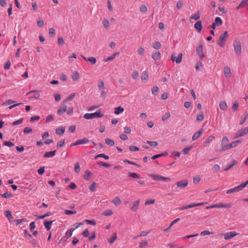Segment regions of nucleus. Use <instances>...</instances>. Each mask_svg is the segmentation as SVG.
Returning <instances> with one entry per match:
<instances>
[{
    "label": "nucleus",
    "mask_w": 248,
    "mask_h": 248,
    "mask_svg": "<svg viewBox=\"0 0 248 248\" xmlns=\"http://www.w3.org/2000/svg\"><path fill=\"white\" fill-rule=\"evenodd\" d=\"M237 235H238V233L234 231L230 232L223 234L224 239L227 240H230Z\"/></svg>",
    "instance_id": "1a4fd4ad"
},
{
    "label": "nucleus",
    "mask_w": 248,
    "mask_h": 248,
    "mask_svg": "<svg viewBox=\"0 0 248 248\" xmlns=\"http://www.w3.org/2000/svg\"><path fill=\"white\" fill-rule=\"evenodd\" d=\"M140 11L141 13H146L147 12V8L144 5H142L140 7Z\"/></svg>",
    "instance_id": "680f3d73"
},
{
    "label": "nucleus",
    "mask_w": 248,
    "mask_h": 248,
    "mask_svg": "<svg viewBox=\"0 0 248 248\" xmlns=\"http://www.w3.org/2000/svg\"><path fill=\"white\" fill-rule=\"evenodd\" d=\"M192 146L184 148L183 149L182 152L183 153V154H184L185 155H187L188 154L189 152L192 149Z\"/></svg>",
    "instance_id": "58836bf2"
},
{
    "label": "nucleus",
    "mask_w": 248,
    "mask_h": 248,
    "mask_svg": "<svg viewBox=\"0 0 248 248\" xmlns=\"http://www.w3.org/2000/svg\"><path fill=\"white\" fill-rule=\"evenodd\" d=\"M75 171L77 173H79L80 170V168L79 163L77 162L75 165V168H74Z\"/></svg>",
    "instance_id": "09e8293b"
},
{
    "label": "nucleus",
    "mask_w": 248,
    "mask_h": 248,
    "mask_svg": "<svg viewBox=\"0 0 248 248\" xmlns=\"http://www.w3.org/2000/svg\"><path fill=\"white\" fill-rule=\"evenodd\" d=\"M213 232H209L208 231H203L201 232L200 235L202 236H205L206 235H210L213 234Z\"/></svg>",
    "instance_id": "de8ad7c7"
},
{
    "label": "nucleus",
    "mask_w": 248,
    "mask_h": 248,
    "mask_svg": "<svg viewBox=\"0 0 248 248\" xmlns=\"http://www.w3.org/2000/svg\"><path fill=\"white\" fill-rule=\"evenodd\" d=\"M194 28L198 32H200L202 28V22L201 21H197L194 25Z\"/></svg>",
    "instance_id": "2eb2a0df"
},
{
    "label": "nucleus",
    "mask_w": 248,
    "mask_h": 248,
    "mask_svg": "<svg viewBox=\"0 0 248 248\" xmlns=\"http://www.w3.org/2000/svg\"><path fill=\"white\" fill-rule=\"evenodd\" d=\"M82 57L85 61L90 62L92 64H94L96 62V59L94 57L86 58L83 56Z\"/></svg>",
    "instance_id": "f3484780"
},
{
    "label": "nucleus",
    "mask_w": 248,
    "mask_h": 248,
    "mask_svg": "<svg viewBox=\"0 0 248 248\" xmlns=\"http://www.w3.org/2000/svg\"><path fill=\"white\" fill-rule=\"evenodd\" d=\"M65 112H66L68 115L72 114L73 112V108H70L67 110V107L66 105V103H64V101H63L62 103V106L57 110V113L59 115H61Z\"/></svg>",
    "instance_id": "f257e3e1"
},
{
    "label": "nucleus",
    "mask_w": 248,
    "mask_h": 248,
    "mask_svg": "<svg viewBox=\"0 0 248 248\" xmlns=\"http://www.w3.org/2000/svg\"><path fill=\"white\" fill-rule=\"evenodd\" d=\"M217 204V208H230L232 206V203H227L226 204H223L221 202H219L218 203H216Z\"/></svg>",
    "instance_id": "ddd939ff"
},
{
    "label": "nucleus",
    "mask_w": 248,
    "mask_h": 248,
    "mask_svg": "<svg viewBox=\"0 0 248 248\" xmlns=\"http://www.w3.org/2000/svg\"><path fill=\"white\" fill-rule=\"evenodd\" d=\"M124 111V108L121 107H118L115 108L114 113L116 115H118L120 113H123Z\"/></svg>",
    "instance_id": "a878e982"
},
{
    "label": "nucleus",
    "mask_w": 248,
    "mask_h": 248,
    "mask_svg": "<svg viewBox=\"0 0 248 248\" xmlns=\"http://www.w3.org/2000/svg\"><path fill=\"white\" fill-rule=\"evenodd\" d=\"M241 141L239 140H236L235 141L231 142L230 144L228 145V150L236 147L238 145V144L240 143Z\"/></svg>",
    "instance_id": "b1692460"
},
{
    "label": "nucleus",
    "mask_w": 248,
    "mask_h": 248,
    "mask_svg": "<svg viewBox=\"0 0 248 248\" xmlns=\"http://www.w3.org/2000/svg\"><path fill=\"white\" fill-rule=\"evenodd\" d=\"M215 138L214 136L211 135L209 136L204 141L205 146L208 145L211 142L213 141Z\"/></svg>",
    "instance_id": "4be33fe9"
},
{
    "label": "nucleus",
    "mask_w": 248,
    "mask_h": 248,
    "mask_svg": "<svg viewBox=\"0 0 248 248\" xmlns=\"http://www.w3.org/2000/svg\"><path fill=\"white\" fill-rule=\"evenodd\" d=\"M33 93V98L34 99H37L40 96V94L39 92L38 91H31L28 93V94Z\"/></svg>",
    "instance_id": "412c9836"
},
{
    "label": "nucleus",
    "mask_w": 248,
    "mask_h": 248,
    "mask_svg": "<svg viewBox=\"0 0 248 248\" xmlns=\"http://www.w3.org/2000/svg\"><path fill=\"white\" fill-rule=\"evenodd\" d=\"M219 106L221 110H226L227 108V103L225 101H220Z\"/></svg>",
    "instance_id": "bb28decb"
},
{
    "label": "nucleus",
    "mask_w": 248,
    "mask_h": 248,
    "mask_svg": "<svg viewBox=\"0 0 248 248\" xmlns=\"http://www.w3.org/2000/svg\"><path fill=\"white\" fill-rule=\"evenodd\" d=\"M113 203L116 205L118 206L121 203V201L120 199L118 197H116L112 201Z\"/></svg>",
    "instance_id": "2f4dec72"
},
{
    "label": "nucleus",
    "mask_w": 248,
    "mask_h": 248,
    "mask_svg": "<svg viewBox=\"0 0 248 248\" xmlns=\"http://www.w3.org/2000/svg\"><path fill=\"white\" fill-rule=\"evenodd\" d=\"M182 53H180L178 56L176 57L175 55L173 54L171 56V60L173 62H175L176 63L179 64L182 62Z\"/></svg>",
    "instance_id": "9b49d317"
},
{
    "label": "nucleus",
    "mask_w": 248,
    "mask_h": 248,
    "mask_svg": "<svg viewBox=\"0 0 248 248\" xmlns=\"http://www.w3.org/2000/svg\"><path fill=\"white\" fill-rule=\"evenodd\" d=\"M224 73L226 78H229L231 77V69L228 66H226L224 68Z\"/></svg>",
    "instance_id": "dca6fc26"
},
{
    "label": "nucleus",
    "mask_w": 248,
    "mask_h": 248,
    "mask_svg": "<svg viewBox=\"0 0 248 248\" xmlns=\"http://www.w3.org/2000/svg\"><path fill=\"white\" fill-rule=\"evenodd\" d=\"M215 24H216L217 26L221 25L222 24V21L221 19L219 17H217L215 18Z\"/></svg>",
    "instance_id": "c9c22d12"
},
{
    "label": "nucleus",
    "mask_w": 248,
    "mask_h": 248,
    "mask_svg": "<svg viewBox=\"0 0 248 248\" xmlns=\"http://www.w3.org/2000/svg\"><path fill=\"white\" fill-rule=\"evenodd\" d=\"M72 78L74 81L78 80V79H79V73L77 71L75 72L72 76Z\"/></svg>",
    "instance_id": "cd10ccee"
},
{
    "label": "nucleus",
    "mask_w": 248,
    "mask_h": 248,
    "mask_svg": "<svg viewBox=\"0 0 248 248\" xmlns=\"http://www.w3.org/2000/svg\"><path fill=\"white\" fill-rule=\"evenodd\" d=\"M55 33L56 31L54 28H51L49 29V34L50 36L54 35L55 34Z\"/></svg>",
    "instance_id": "338daca9"
},
{
    "label": "nucleus",
    "mask_w": 248,
    "mask_h": 248,
    "mask_svg": "<svg viewBox=\"0 0 248 248\" xmlns=\"http://www.w3.org/2000/svg\"><path fill=\"white\" fill-rule=\"evenodd\" d=\"M56 151L47 152L45 153L44 156L45 158H50L54 156L55 155Z\"/></svg>",
    "instance_id": "5701e85b"
},
{
    "label": "nucleus",
    "mask_w": 248,
    "mask_h": 248,
    "mask_svg": "<svg viewBox=\"0 0 248 248\" xmlns=\"http://www.w3.org/2000/svg\"><path fill=\"white\" fill-rule=\"evenodd\" d=\"M105 142L107 145L110 146H113L115 144L114 141L109 138H107L105 140Z\"/></svg>",
    "instance_id": "f704fd0d"
},
{
    "label": "nucleus",
    "mask_w": 248,
    "mask_h": 248,
    "mask_svg": "<svg viewBox=\"0 0 248 248\" xmlns=\"http://www.w3.org/2000/svg\"><path fill=\"white\" fill-rule=\"evenodd\" d=\"M15 103V101L11 99L6 100L3 104V106H8Z\"/></svg>",
    "instance_id": "8fccbe9b"
},
{
    "label": "nucleus",
    "mask_w": 248,
    "mask_h": 248,
    "mask_svg": "<svg viewBox=\"0 0 248 248\" xmlns=\"http://www.w3.org/2000/svg\"><path fill=\"white\" fill-rule=\"evenodd\" d=\"M148 243L147 240H143L142 241L139 245V247L140 248H144L148 246Z\"/></svg>",
    "instance_id": "72a5a7b5"
},
{
    "label": "nucleus",
    "mask_w": 248,
    "mask_h": 248,
    "mask_svg": "<svg viewBox=\"0 0 248 248\" xmlns=\"http://www.w3.org/2000/svg\"><path fill=\"white\" fill-rule=\"evenodd\" d=\"M113 214V212L111 210H107L104 211L103 215L105 216H109Z\"/></svg>",
    "instance_id": "603ef678"
},
{
    "label": "nucleus",
    "mask_w": 248,
    "mask_h": 248,
    "mask_svg": "<svg viewBox=\"0 0 248 248\" xmlns=\"http://www.w3.org/2000/svg\"><path fill=\"white\" fill-rule=\"evenodd\" d=\"M228 36V31H226L223 33L221 34L220 35L217 44L220 46L224 47Z\"/></svg>",
    "instance_id": "20e7f679"
},
{
    "label": "nucleus",
    "mask_w": 248,
    "mask_h": 248,
    "mask_svg": "<svg viewBox=\"0 0 248 248\" xmlns=\"http://www.w3.org/2000/svg\"><path fill=\"white\" fill-rule=\"evenodd\" d=\"M32 129L31 128H30V127H26L24 129V130H23V132L25 134H28V133H32Z\"/></svg>",
    "instance_id": "6e6d98bb"
},
{
    "label": "nucleus",
    "mask_w": 248,
    "mask_h": 248,
    "mask_svg": "<svg viewBox=\"0 0 248 248\" xmlns=\"http://www.w3.org/2000/svg\"><path fill=\"white\" fill-rule=\"evenodd\" d=\"M203 132V130L202 129H200L198 132L195 133L194 135L192 136V139L193 140H197L198 138L200 137V136L201 135V134Z\"/></svg>",
    "instance_id": "6ab92c4d"
},
{
    "label": "nucleus",
    "mask_w": 248,
    "mask_h": 248,
    "mask_svg": "<svg viewBox=\"0 0 248 248\" xmlns=\"http://www.w3.org/2000/svg\"><path fill=\"white\" fill-rule=\"evenodd\" d=\"M248 184V180L246 181L245 183L241 184V185L231 189L228 190L226 192L227 194H231L233 192H236L242 190Z\"/></svg>",
    "instance_id": "f03ea898"
},
{
    "label": "nucleus",
    "mask_w": 248,
    "mask_h": 248,
    "mask_svg": "<svg viewBox=\"0 0 248 248\" xmlns=\"http://www.w3.org/2000/svg\"><path fill=\"white\" fill-rule=\"evenodd\" d=\"M92 172L88 170H86V171L85 172V174H84V178L87 180H89L90 179V178H89V176L92 174Z\"/></svg>",
    "instance_id": "ea45409f"
},
{
    "label": "nucleus",
    "mask_w": 248,
    "mask_h": 248,
    "mask_svg": "<svg viewBox=\"0 0 248 248\" xmlns=\"http://www.w3.org/2000/svg\"><path fill=\"white\" fill-rule=\"evenodd\" d=\"M188 185V182L186 180H182L177 182L176 185L178 187L183 188L186 187Z\"/></svg>",
    "instance_id": "4468645a"
},
{
    "label": "nucleus",
    "mask_w": 248,
    "mask_h": 248,
    "mask_svg": "<svg viewBox=\"0 0 248 248\" xmlns=\"http://www.w3.org/2000/svg\"><path fill=\"white\" fill-rule=\"evenodd\" d=\"M228 142V138L227 137H223L221 142V147L220 149L217 150V152H221L228 150V145L229 144Z\"/></svg>",
    "instance_id": "39448f33"
},
{
    "label": "nucleus",
    "mask_w": 248,
    "mask_h": 248,
    "mask_svg": "<svg viewBox=\"0 0 248 248\" xmlns=\"http://www.w3.org/2000/svg\"><path fill=\"white\" fill-rule=\"evenodd\" d=\"M119 54V52L114 53L112 56L108 57L107 59L104 60V62L110 61L113 60L115 57Z\"/></svg>",
    "instance_id": "c756f323"
},
{
    "label": "nucleus",
    "mask_w": 248,
    "mask_h": 248,
    "mask_svg": "<svg viewBox=\"0 0 248 248\" xmlns=\"http://www.w3.org/2000/svg\"><path fill=\"white\" fill-rule=\"evenodd\" d=\"M161 46V44L159 42H155L153 44V47L155 49H159Z\"/></svg>",
    "instance_id": "79ce46f5"
},
{
    "label": "nucleus",
    "mask_w": 248,
    "mask_h": 248,
    "mask_svg": "<svg viewBox=\"0 0 248 248\" xmlns=\"http://www.w3.org/2000/svg\"><path fill=\"white\" fill-rule=\"evenodd\" d=\"M237 164V162L236 160H233L232 163L229 165L227 168L224 169L225 171H227L231 169L233 166L236 165Z\"/></svg>",
    "instance_id": "3c124183"
},
{
    "label": "nucleus",
    "mask_w": 248,
    "mask_h": 248,
    "mask_svg": "<svg viewBox=\"0 0 248 248\" xmlns=\"http://www.w3.org/2000/svg\"><path fill=\"white\" fill-rule=\"evenodd\" d=\"M64 144H65V140H62L57 143V148H60L61 147H63L64 145Z\"/></svg>",
    "instance_id": "5fc2aeb1"
},
{
    "label": "nucleus",
    "mask_w": 248,
    "mask_h": 248,
    "mask_svg": "<svg viewBox=\"0 0 248 248\" xmlns=\"http://www.w3.org/2000/svg\"><path fill=\"white\" fill-rule=\"evenodd\" d=\"M200 13L199 12H197L189 17V20L190 21H191L192 20H197L200 18Z\"/></svg>",
    "instance_id": "aec40b11"
},
{
    "label": "nucleus",
    "mask_w": 248,
    "mask_h": 248,
    "mask_svg": "<svg viewBox=\"0 0 248 248\" xmlns=\"http://www.w3.org/2000/svg\"><path fill=\"white\" fill-rule=\"evenodd\" d=\"M148 78V74L146 72H144L142 74L141 79L142 81L146 80Z\"/></svg>",
    "instance_id": "37998d69"
},
{
    "label": "nucleus",
    "mask_w": 248,
    "mask_h": 248,
    "mask_svg": "<svg viewBox=\"0 0 248 248\" xmlns=\"http://www.w3.org/2000/svg\"><path fill=\"white\" fill-rule=\"evenodd\" d=\"M117 239V235H116V233H114V235L112 237L109 238L108 240V242L110 244H112L115 241V240Z\"/></svg>",
    "instance_id": "4d7b16f0"
},
{
    "label": "nucleus",
    "mask_w": 248,
    "mask_h": 248,
    "mask_svg": "<svg viewBox=\"0 0 248 248\" xmlns=\"http://www.w3.org/2000/svg\"><path fill=\"white\" fill-rule=\"evenodd\" d=\"M152 57L155 60H158V59H160V52H155V53L153 54L152 56Z\"/></svg>",
    "instance_id": "4c0bfd02"
},
{
    "label": "nucleus",
    "mask_w": 248,
    "mask_h": 248,
    "mask_svg": "<svg viewBox=\"0 0 248 248\" xmlns=\"http://www.w3.org/2000/svg\"><path fill=\"white\" fill-rule=\"evenodd\" d=\"M53 223V221H45L44 223V226L47 231L50 230L51 228V224Z\"/></svg>",
    "instance_id": "c85d7f7f"
},
{
    "label": "nucleus",
    "mask_w": 248,
    "mask_h": 248,
    "mask_svg": "<svg viewBox=\"0 0 248 248\" xmlns=\"http://www.w3.org/2000/svg\"><path fill=\"white\" fill-rule=\"evenodd\" d=\"M147 143L149 144L151 146L156 147L158 145V143L156 141H147Z\"/></svg>",
    "instance_id": "13d9d810"
},
{
    "label": "nucleus",
    "mask_w": 248,
    "mask_h": 248,
    "mask_svg": "<svg viewBox=\"0 0 248 248\" xmlns=\"http://www.w3.org/2000/svg\"><path fill=\"white\" fill-rule=\"evenodd\" d=\"M103 116V114H101L100 111H96L93 113H87L84 114V117L85 119L89 120L92 119L94 118H99Z\"/></svg>",
    "instance_id": "423d86ee"
},
{
    "label": "nucleus",
    "mask_w": 248,
    "mask_h": 248,
    "mask_svg": "<svg viewBox=\"0 0 248 248\" xmlns=\"http://www.w3.org/2000/svg\"><path fill=\"white\" fill-rule=\"evenodd\" d=\"M248 134V126L239 130L235 136V138L244 136Z\"/></svg>",
    "instance_id": "6e6552de"
},
{
    "label": "nucleus",
    "mask_w": 248,
    "mask_h": 248,
    "mask_svg": "<svg viewBox=\"0 0 248 248\" xmlns=\"http://www.w3.org/2000/svg\"><path fill=\"white\" fill-rule=\"evenodd\" d=\"M170 116V114L169 112H167L162 117V120L165 121L168 119Z\"/></svg>",
    "instance_id": "bf43d9fd"
},
{
    "label": "nucleus",
    "mask_w": 248,
    "mask_h": 248,
    "mask_svg": "<svg viewBox=\"0 0 248 248\" xmlns=\"http://www.w3.org/2000/svg\"><path fill=\"white\" fill-rule=\"evenodd\" d=\"M65 127L62 126L59 128H58L56 129L55 132L56 134L58 135H63L64 132H65Z\"/></svg>",
    "instance_id": "a211bd4d"
},
{
    "label": "nucleus",
    "mask_w": 248,
    "mask_h": 248,
    "mask_svg": "<svg viewBox=\"0 0 248 248\" xmlns=\"http://www.w3.org/2000/svg\"><path fill=\"white\" fill-rule=\"evenodd\" d=\"M89 142V140L87 138H83L77 140L75 142L71 144V146H77L81 144H86Z\"/></svg>",
    "instance_id": "9d476101"
},
{
    "label": "nucleus",
    "mask_w": 248,
    "mask_h": 248,
    "mask_svg": "<svg viewBox=\"0 0 248 248\" xmlns=\"http://www.w3.org/2000/svg\"><path fill=\"white\" fill-rule=\"evenodd\" d=\"M203 118H204L203 114L202 113L197 116L196 120L197 121L200 122V121H202L203 120Z\"/></svg>",
    "instance_id": "052dcab7"
},
{
    "label": "nucleus",
    "mask_w": 248,
    "mask_h": 248,
    "mask_svg": "<svg viewBox=\"0 0 248 248\" xmlns=\"http://www.w3.org/2000/svg\"><path fill=\"white\" fill-rule=\"evenodd\" d=\"M75 96V93H72L69 96H68L64 100V103H67L68 101L72 100Z\"/></svg>",
    "instance_id": "473e14b6"
},
{
    "label": "nucleus",
    "mask_w": 248,
    "mask_h": 248,
    "mask_svg": "<svg viewBox=\"0 0 248 248\" xmlns=\"http://www.w3.org/2000/svg\"><path fill=\"white\" fill-rule=\"evenodd\" d=\"M183 6V3L182 1L179 0L176 4V7L178 9H180Z\"/></svg>",
    "instance_id": "774afa93"
},
{
    "label": "nucleus",
    "mask_w": 248,
    "mask_h": 248,
    "mask_svg": "<svg viewBox=\"0 0 248 248\" xmlns=\"http://www.w3.org/2000/svg\"><path fill=\"white\" fill-rule=\"evenodd\" d=\"M197 54L201 57L202 58L203 55L202 54V46L200 45L196 50Z\"/></svg>",
    "instance_id": "7c9ffc66"
},
{
    "label": "nucleus",
    "mask_w": 248,
    "mask_h": 248,
    "mask_svg": "<svg viewBox=\"0 0 248 248\" xmlns=\"http://www.w3.org/2000/svg\"><path fill=\"white\" fill-rule=\"evenodd\" d=\"M98 87L99 90L104 89V82L102 80H100L97 83Z\"/></svg>",
    "instance_id": "a19ab883"
},
{
    "label": "nucleus",
    "mask_w": 248,
    "mask_h": 248,
    "mask_svg": "<svg viewBox=\"0 0 248 248\" xmlns=\"http://www.w3.org/2000/svg\"><path fill=\"white\" fill-rule=\"evenodd\" d=\"M139 204H140L139 200H137V201L134 202L132 203V205L130 207V210L132 211L136 212L138 210Z\"/></svg>",
    "instance_id": "f8f14e48"
},
{
    "label": "nucleus",
    "mask_w": 248,
    "mask_h": 248,
    "mask_svg": "<svg viewBox=\"0 0 248 248\" xmlns=\"http://www.w3.org/2000/svg\"><path fill=\"white\" fill-rule=\"evenodd\" d=\"M132 77L134 79L138 78L139 77V73H138V71H133L132 74Z\"/></svg>",
    "instance_id": "e2e57ef3"
},
{
    "label": "nucleus",
    "mask_w": 248,
    "mask_h": 248,
    "mask_svg": "<svg viewBox=\"0 0 248 248\" xmlns=\"http://www.w3.org/2000/svg\"><path fill=\"white\" fill-rule=\"evenodd\" d=\"M5 215L10 221H11V219L13 218L11 212L9 210L6 211L5 212Z\"/></svg>",
    "instance_id": "e433bc0d"
},
{
    "label": "nucleus",
    "mask_w": 248,
    "mask_h": 248,
    "mask_svg": "<svg viewBox=\"0 0 248 248\" xmlns=\"http://www.w3.org/2000/svg\"><path fill=\"white\" fill-rule=\"evenodd\" d=\"M150 176L155 181H160L164 182H170L171 181V179L169 177H165L159 175L157 174H150Z\"/></svg>",
    "instance_id": "0eeeda50"
},
{
    "label": "nucleus",
    "mask_w": 248,
    "mask_h": 248,
    "mask_svg": "<svg viewBox=\"0 0 248 248\" xmlns=\"http://www.w3.org/2000/svg\"><path fill=\"white\" fill-rule=\"evenodd\" d=\"M180 220V218H177L175 219H174L173 221H172L171 222V223L170 224L169 227L165 229H164V232H168L169 231L170 228H171V227L174 224H175L176 223L178 222V221H179Z\"/></svg>",
    "instance_id": "393cba45"
},
{
    "label": "nucleus",
    "mask_w": 248,
    "mask_h": 248,
    "mask_svg": "<svg viewBox=\"0 0 248 248\" xmlns=\"http://www.w3.org/2000/svg\"><path fill=\"white\" fill-rule=\"evenodd\" d=\"M103 23L105 28H108L109 27V22L107 19H104Z\"/></svg>",
    "instance_id": "69168bd1"
},
{
    "label": "nucleus",
    "mask_w": 248,
    "mask_h": 248,
    "mask_svg": "<svg viewBox=\"0 0 248 248\" xmlns=\"http://www.w3.org/2000/svg\"><path fill=\"white\" fill-rule=\"evenodd\" d=\"M102 157L104 158L105 159H108L109 156L105 155L104 154H100L97 155H96L94 157L95 159H97L98 157Z\"/></svg>",
    "instance_id": "49530a36"
},
{
    "label": "nucleus",
    "mask_w": 248,
    "mask_h": 248,
    "mask_svg": "<svg viewBox=\"0 0 248 248\" xmlns=\"http://www.w3.org/2000/svg\"><path fill=\"white\" fill-rule=\"evenodd\" d=\"M96 183L95 182H93L92 183L91 186L89 187V189L91 191L94 192L96 189Z\"/></svg>",
    "instance_id": "864d4df0"
},
{
    "label": "nucleus",
    "mask_w": 248,
    "mask_h": 248,
    "mask_svg": "<svg viewBox=\"0 0 248 248\" xmlns=\"http://www.w3.org/2000/svg\"><path fill=\"white\" fill-rule=\"evenodd\" d=\"M11 66V62L10 61H8L4 66V69L5 70H8L10 69Z\"/></svg>",
    "instance_id": "0e129e2a"
},
{
    "label": "nucleus",
    "mask_w": 248,
    "mask_h": 248,
    "mask_svg": "<svg viewBox=\"0 0 248 248\" xmlns=\"http://www.w3.org/2000/svg\"><path fill=\"white\" fill-rule=\"evenodd\" d=\"M74 229H69L65 233V235L66 236L67 238H70L72 235V233H73V232L74 231Z\"/></svg>",
    "instance_id": "c03bdc74"
},
{
    "label": "nucleus",
    "mask_w": 248,
    "mask_h": 248,
    "mask_svg": "<svg viewBox=\"0 0 248 248\" xmlns=\"http://www.w3.org/2000/svg\"><path fill=\"white\" fill-rule=\"evenodd\" d=\"M137 51L140 55L142 56L144 54L145 49L142 47L140 46L138 48Z\"/></svg>",
    "instance_id": "a18cd8bd"
},
{
    "label": "nucleus",
    "mask_w": 248,
    "mask_h": 248,
    "mask_svg": "<svg viewBox=\"0 0 248 248\" xmlns=\"http://www.w3.org/2000/svg\"><path fill=\"white\" fill-rule=\"evenodd\" d=\"M233 46L235 55L237 56H240L242 53V47L240 42L238 40H234Z\"/></svg>",
    "instance_id": "7ed1b4c3"
}]
</instances>
